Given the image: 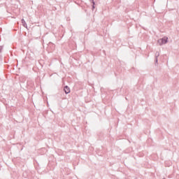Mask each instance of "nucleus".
I'll return each instance as SVG.
<instances>
[{
	"label": "nucleus",
	"mask_w": 179,
	"mask_h": 179,
	"mask_svg": "<svg viewBox=\"0 0 179 179\" xmlns=\"http://www.w3.org/2000/svg\"><path fill=\"white\" fill-rule=\"evenodd\" d=\"M168 39L169 38L167 37H164V38L159 39L157 41V43H158V44H159V45H163L164 44H166Z\"/></svg>",
	"instance_id": "obj_1"
},
{
	"label": "nucleus",
	"mask_w": 179,
	"mask_h": 179,
	"mask_svg": "<svg viewBox=\"0 0 179 179\" xmlns=\"http://www.w3.org/2000/svg\"><path fill=\"white\" fill-rule=\"evenodd\" d=\"M64 92L66 94H69V93H71V88H69L68 85H66L64 87Z\"/></svg>",
	"instance_id": "obj_2"
},
{
	"label": "nucleus",
	"mask_w": 179,
	"mask_h": 179,
	"mask_svg": "<svg viewBox=\"0 0 179 179\" xmlns=\"http://www.w3.org/2000/svg\"><path fill=\"white\" fill-rule=\"evenodd\" d=\"M21 22H22V26L24 27H26V29H27V24L26 23V21L24 20V19H22Z\"/></svg>",
	"instance_id": "obj_3"
},
{
	"label": "nucleus",
	"mask_w": 179,
	"mask_h": 179,
	"mask_svg": "<svg viewBox=\"0 0 179 179\" xmlns=\"http://www.w3.org/2000/svg\"><path fill=\"white\" fill-rule=\"evenodd\" d=\"M91 3H92V10H94V6L96 5V3L94 2V0H90Z\"/></svg>",
	"instance_id": "obj_4"
},
{
	"label": "nucleus",
	"mask_w": 179,
	"mask_h": 179,
	"mask_svg": "<svg viewBox=\"0 0 179 179\" xmlns=\"http://www.w3.org/2000/svg\"><path fill=\"white\" fill-rule=\"evenodd\" d=\"M157 62V55H155V65Z\"/></svg>",
	"instance_id": "obj_5"
},
{
	"label": "nucleus",
	"mask_w": 179,
	"mask_h": 179,
	"mask_svg": "<svg viewBox=\"0 0 179 179\" xmlns=\"http://www.w3.org/2000/svg\"><path fill=\"white\" fill-rule=\"evenodd\" d=\"M3 49V46H0V52H2Z\"/></svg>",
	"instance_id": "obj_6"
},
{
	"label": "nucleus",
	"mask_w": 179,
	"mask_h": 179,
	"mask_svg": "<svg viewBox=\"0 0 179 179\" xmlns=\"http://www.w3.org/2000/svg\"><path fill=\"white\" fill-rule=\"evenodd\" d=\"M0 59H1V56H0Z\"/></svg>",
	"instance_id": "obj_7"
},
{
	"label": "nucleus",
	"mask_w": 179,
	"mask_h": 179,
	"mask_svg": "<svg viewBox=\"0 0 179 179\" xmlns=\"http://www.w3.org/2000/svg\"><path fill=\"white\" fill-rule=\"evenodd\" d=\"M163 179H166V178H163Z\"/></svg>",
	"instance_id": "obj_8"
}]
</instances>
